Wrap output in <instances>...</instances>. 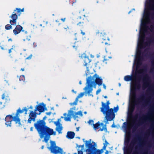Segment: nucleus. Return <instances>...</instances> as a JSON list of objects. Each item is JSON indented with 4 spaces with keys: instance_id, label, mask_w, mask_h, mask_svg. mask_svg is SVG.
Masks as SVG:
<instances>
[{
    "instance_id": "obj_12",
    "label": "nucleus",
    "mask_w": 154,
    "mask_h": 154,
    "mask_svg": "<svg viewBox=\"0 0 154 154\" xmlns=\"http://www.w3.org/2000/svg\"><path fill=\"white\" fill-rule=\"evenodd\" d=\"M45 136V132L48 134L49 135H55L56 134V131H54V130L51 128L46 126L45 127L44 129Z\"/></svg>"
},
{
    "instance_id": "obj_52",
    "label": "nucleus",
    "mask_w": 154,
    "mask_h": 154,
    "mask_svg": "<svg viewBox=\"0 0 154 154\" xmlns=\"http://www.w3.org/2000/svg\"><path fill=\"white\" fill-rule=\"evenodd\" d=\"M21 70H22V71H24V68H21Z\"/></svg>"
},
{
    "instance_id": "obj_33",
    "label": "nucleus",
    "mask_w": 154,
    "mask_h": 154,
    "mask_svg": "<svg viewBox=\"0 0 154 154\" xmlns=\"http://www.w3.org/2000/svg\"><path fill=\"white\" fill-rule=\"evenodd\" d=\"M29 109V108H27L26 107H24L23 108V112H27L28 109Z\"/></svg>"
},
{
    "instance_id": "obj_62",
    "label": "nucleus",
    "mask_w": 154,
    "mask_h": 154,
    "mask_svg": "<svg viewBox=\"0 0 154 154\" xmlns=\"http://www.w3.org/2000/svg\"><path fill=\"white\" fill-rule=\"evenodd\" d=\"M23 40L25 41V39H23Z\"/></svg>"
},
{
    "instance_id": "obj_30",
    "label": "nucleus",
    "mask_w": 154,
    "mask_h": 154,
    "mask_svg": "<svg viewBox=\"0 0 154 154\" xmlns=\"http://www.w3.org/2000/svg\"><path fill=\"white\" fill-rule=\"evenodd\" d=\"M88 123L89 125H91L93 126V125L94 124V121L93 120H91V119L89 120L88 122Z\"/></svg>"
},
{
    "instance_id": "obj_28",
    "label": "nucleus",
    "mask_w": 154,
    "mask_h": 154,
    "mask_svg": "<svg viewBox=\"0 0 154 154\" xmlns=\"http://www.w3.org/2000/svg\"><path fill=\"white\" fill-rule=\"evenodd\" d=\"M61 121V119H58L57 121L54 122V123L55 125H61L60 123Z\"/></svg>"
},
{
    "instance_id": "obj_23",
    "label": "nucleus",
    "mask_w": 154,
    "mask_h": 154,
    "mask_svg": "<svg viewBox=\"0 0 154 154\" xmlns=\"http://www.w3.org/2000/svg\"><path fill=\"white\" fill-rule=\"evenodd\" d=\"M100 130L101 131H107L106 125L103 124V123H101L100 124Z\"/></svg>"
},
{
    "instance_id": "obj_43",
    "label": "nucleus",
    "mask_w": 154,
    "mask_h": 154,
    "mask_svg": "<svg viewBox=\"0 0 154 154\" xmlns=\"http://www.w3.org/2000/svg\"><path fill=\"white\" fill-rule=\"evenodd\" d=\"M47 118V117L46 116H45L43 118V120L44 121Z\"/></svg>"
},
{
    "instance_id": "obj_42",
    "label": "nucleus",
    "mask_w": 154,
    "mask_h": 154,
    "mask_svg": "<svg viewBox=\"0 0 154 154\" xmlns=\"http://www.w3.org/2000/svg\"><path fill=\"white\" fill-rule=\"evenodd\" d=\"M103 87L104 88V89H106V85L105 84H103Z\"/></svg>"
},
{
    "instance_id": "obj_10",
    "label": "nucleus",
    "mask_w": 154,
    "mask_h": 154,
    "mask_svg": "<svg viewBox=\"0 0 154 154\" xmlns=\"http://www.w3.org/2000/svg\"><path fill=\"white\" fill-rule=\"evenodd\" d=\"M5 125L7 127H11V122L14 121V116L12 115H8L6 116L5 119Z\"/></svg>"
},
{
    "instance_id": "obj_41",
    "label": "nucleus",
    "mask_w": 154,
    "mask_h": 154,
    "mask_svg": "<svg viewBox=\"0 0 154 154\" xmlns=\"http://www.w3.org/2000/svg\"><path fill=\"white\" fill-rule=\"evenodd\" d=\"M27 32L26 31L25 32V33H24V34H23V35L24 36V37H25L26 36V34H27Z\"/></svg>"
},
{
    "instance_id": "obj_6",
    "label": "nucleus",
    "mask_w": 154,
    "mask_h": 154,
    "mask_svg": "<svg viewBox=\"0 0 154 154\" xmlns=\"http://www.w3.org/2000/svg\"><path fill=\"white\" fill-rule=\"evenodd\" d=\"M50 143V146L48 147V148L50 151L51 153L54 154L65 153L62 148L56 146L55 141L51 140Z\"/></svg>"
},
{
    "instance_id": "obj_7",
    "label": "nucleus",
    "mask_w": 154,
    "mask_h": 154,
    "mask_svg": "<svg viewBox=\"0 0 154 154\" xmlns=\"http://www.w3.org/2000/svg\"><path fill=\"white\" fill-rule=\"evenodd\" d=\"M139 87L136 84V82L133 81L131 84V94L130 100L132 107H133L135 103V95L134 90L136 88H139Z\"/></svg>"
},
{
    "instance_id": "obj_19",
    "label": "nucleus",
    "mask_w": 154,
    "mask_h": 154,
    "mask_svg": "<svg viewBox=\"0 0 154 154\" xmlns=\"http://www.w3.org/2000/svg\"><path fill=\"white\" fill-rule=\"evenodd\" d=\"M56 126H57L56 129V131L58 132L59 134L62 133V131L63 129L62 125H59Z\"/></svg>"
},
{
    "instance_id": "obj_20",
    "label": "nucleus",
    "mask_w": 154,
    "mask_h": 154,
    "mask_svg": "<svg viewBox=\"0 0 154 154\" xmlns=\"http://www.w3.org/2000/svg\"><path fill=\"white\" fill-rule=\"evenodd\" d=\"M84 149V146H80L79 147V149L78 150V154H83V151ZM74 154H77L76 153H74Z\"/></svg>"
},
{
    "instance_id": "obj_15",
    "label": "nucleus",
    "mask_w": 154,
    "mask_h": 154,
    "mask_svg": "<svg viewBox=\"0 0 154 154\" xmlns=\"http://www.w3.org/2000/svg\"><path fill=\"white\" fill-rule=\"evenodd\" d=\"M63 115L64 116V117L61 116V118H63L64 120L66 122L71 121L72 116L70 114H69L68 113V114L65 113L63 114Z\"/></svg>"
},
{
    "instance_id": "obj_27",
    "label": "nucleus",
    "mask_w": 154,
    "mask_h": 154,
    "mask_svg": "<svg viewBox=\"0 0 154 154\" xmlns=\"http://www.w3.org/2000/svg\"><path fill=\"white\" fill-rule=\"evenodd\" d=\"M84 92H82L79 94L77 96L76 98L77 99L79 100V99L82 97L84 95Z\"/></svg>"
},
{
    "instance_id": "obj_8",
    "label": "nucleus",
    "mask_w": 154,
    "mask_h": 154,
    "mask_svg": "<svg viewBox=\"0 0 154 154\" xmlns=\"http://www.w3.org/2000/svg\"><path fill=\"white\" fill-rule=\"evenodd\" d=\"M81 57L83 59L85 63L84 66L86 67L87 70L86 72V75L90 73L89 71L90 69L91 68L89 63L91 61L89 59L88 57L86 55L85 53L82 54L81 56Z\"/></svg>"
},
{
    "instance_id": "obj_2",
    "label": "nucleus",
    "mask_w": 154,
    "mask_h": 154,
    "mask_svg": "<svg viewBox=\"0 0 154 154\" xmlns=\"http://www.w3.org/2000/svg\"><path fill=\"white\" fill-rule=\"evenodd\" d=\"M86 86L83 89L85 92L88 94L91 93L93 90L92 85L96 88L97 84L99 85L102 84V79L97 74H95L93 76L89 77L86 80Z\"/></svg>"
},
{
    "instance_id": "obj_31",
    "label": "nucleus",
    "mask_w": 154,
    "mask_h": 154,
    "mask_svg": "<svg viewBox=\"0 0 154 154\" xmlns=\"http://www.w3.org/2000/svg\"><path fill=\"white\" fill-rule=\"evenodd\" d=\"M17 11L18 13H20V12H23L24 11V8H23L22 9H20V8H16L15 11Z\"/></svg>"
},
{
    "instance_id": "obj_4",
    "label": "nucleus",
    "mask_w": 154,
    "mask_h": 154,
    "mask_svg": "<svg viewBox=\"0 0 154 154\" xmlns=\"http://www.w3.org/2000/svg\"><path fill=\"white\" fill-rule=\"evenodd\" d=\"M86 148V151L88 154H102L104 152L103 149L100 150L97 149L96 143L93 142L91 139L84 141Z\"/></svg>"
},
{
    "instance_id": "obj_11",
    "label": "nucleus",
    "mask_w": 154,
    "mask_h": 154,
    "mask_svg": "<svg viewBox=\"0 0 154 154\" xmlns=\"http://www.w3.org/2000/svg\"><path fill=\"white\" fill-rule=\"evenodd\" d=\"M46 109L45 105L43 103H41L39 105H37L35 108V112L38 110L39 112L38 115L40 114L41 112H44Z\"/></svg>"
},
{
    "instance_id": "obj_44",
    "label": "nucleus",
    "mask_w": 154,
    "mask_h": 154,
    "mask_svg": "<svg viewBox=\"0 0 154 154\" xmlns=\"http://www.w3.org/2000/svg\"><path fill=\"white\" fill-rule=\"evenodd\" d=\"M13 49V48H11V49L9 50V53H10L11 52V49Z\"/></svg>"
},
{
    "instance_id": "obj_22",
    "label": "nucleus",
    "mask_w": 154,
    "mask_h": 154,
    "mask_svg": "<svg viewBox=\"0 0 154 154\" xmlns=\"http://www.w3.org/2000/svg\"><path fill=\"white\" fill-rule=\"evenodd\" d=\"M38 114V113H37L36 112H34L33 111H31L29 113V117H32V118H35L36 117V115Z\"/></svg>"
},
{
    "instance_id": "obj_3",
    "label": "nucleus",
    "mask_w": 154,
    "mask_h": 154,
    "mask_svg": "<svg viewBox=\"0 0 154 154\" xmlns=\"http://www.w3.org/2000/svg\"><path fill=\"white\" fill-rule=\"evenodd\" d=\"M102 107L100 108L101 111L105 116V119L107 121L112 120L115 117V112H116L119 109L118 106L114 107L113 109H109V106L110 103L107 101L106 103L102 102Z\"/></svg>"
},
{
    "instance_id": "obj_14",
    "label": "nucleus",
    "mask_w": 154,
    "mask_h": 154,
    "mask_svg": "<svg viewBox=\"0 0 154 154\" xmlns=\"http://www.w3.org/2000/svg\"><path fill=\"white\" fill-rule=\"evenodd\" d=\"M11 17L12 20H10V23L11 25H16V20L17 19V15L15 14H12Z\"/></svg>"
},
{
    "instance_id": "obj_34",
    "label": "nucleus",
    "mask_w": 154,
    "mask_h": 154,
    "mask_svg": "<svg viewBox=\"0 0 154 154\" xmlns=\"http://www.w3.org/2000/svg\"><path fill=\"white\" fill-rule=\"evenodd\" d=\"M32 118L29 117V118L28 120V122L29 123H31V122L32 121Z\"/></svg>"
},
{
    "instance_id": "obj_51",
    "label": "nucleus",
    "mask_w": 154,
    "mask_h": 154,
    "mask_svg": "<svg viewBox=\"0 0 154 154\" xmlns=\"http://www.w3.org/2000/svg\"><path fill=\"white\" fill-rule=\"evenodd\" d=\"M79 128H76V131H79Z\"/></svg>"
},
{
    "instance_id": "obj_29",
    "label": "nucleus",
    "mask_w": 154,
    "mask_h": 154,
    "mask_svg": "<svg viewBox=\"0 0 154 154\" xmlns=\"http://www.w3.org/2000/svg\"><path fill=\"white\" fill-rule=\"evenodd\" d=\"M5 28L7 30H9L12 28V27L11 25L8 24L5 26Z\"/></svg>"
},
{
    "instance_id": "obj_59",
    "label": "nucleus",
    "mask_w": 154,
    "mask_h": 154,
    "mask_svg": "<svg viewBox=\"0 0 154 154\" xmlns=\"http://www.w3.org/2000/svg\"><path fill=\"white\" fill-rule=\"evenodd\" d=\"M119 86H121V85L120 83H119Z\"/></svg>"
},
{
    "instance_id": "obj_36",
    "label": "nucleus",
    "mask_w": 154,
    "mask_h": 154,
    "mask_svg": "<svg viewBox=\"0 0 154 154\" xmlns=\"http://www.w3.org/2000/svg\"><path fill=\"white\" fill-rule=\"evenodd\" d=\"M7 97V96H5V94H3V95H2V98L3 99H6V98L5 97Z\"/></svg>"
},
{
    "instance_id": "obj_56",
    "label": "nucleus",
    "mask_w": 154,
    "mask_h": 154,
    "mask_svg": "<svg viewBox=\"0 0 154 154\" xmlns=\"http://www.w3.org/2000/svg\"><path fill=\"white\" fill-rule=\"evenodd\" d=\"M26 39L28 40H30V39L29 38H28V37L26 38Z\"/></svg>"
},
{
    "instance_id": "obj_46",
    "label": "nucleus",
    "mask_w": 154,
    "mask_h": 154,
    "mask_svg": "<svg viewBox=\"0 0 154 154\" xmlns=\"http://www.w3.org/2000/svg\"><path fill=\"white\" fill-rule=\"evenodd\" d=\"M83 23V22H79L78 24H77V25H79V26H80V24H81V23Z\"/></svg>"
},
{
    "instance_id": "obj_25",
    "label": "nucleus",
    "mask_w": 154,
    "mask_h": 154,
    "mask_svg": "<svg viewBox=\"0 0 154 154\" xmlns=\"http://www.w3.org/2000/svg\"><path fill=\"white\" fill-rule=\"evenodd\" d=\"M132 79V77L130 76H126L124 77V80L126 81H129Z\"/></svg>"
},
{
    "instance_id": "obj_39",
    "label": "nucleus",
    "mask_w": 154,
    "mask_h": 154,
    "mask_svg": "<svg viewBox=\"0 0 154 154\" xmlns=\"http://www.w3.org/2000/svg\"><path fill=\"white\" fill-rule=\"evenodd\" d=\"M61 20L63 22H64L65 20H66V18H61Z\"/></svg>"
},
{
    "instance_id": "obj_13",
    "label": "nucleus",
    "mask_w": 154,
    "mask_h": 154,
    "mask_svg": "<svg viewBox=\"0 0 154 154\" xmlns=\"http://www.w3.org/2000/svg\"><path fill=\"white\" fill-rule=\"evenodd\" d=\"M82 112L81 111H79L76 112L73 117V118L75 120L78 121L79 119H80V117H82L83 116Z\"/></svg>"
},
{
    "instance_id": "obj_54",
    "label": "nucleus",
    "mask_w": 154,
    "mask_h": 154,
    "mask_svg": "<svg viewBox=\"0 0 154 154\" xmlns=\"http://www.w3.org/2000/svg\"><path fill=\"white\" fill-rule=\"evenodd\" d=\"M84 113L85 114H87V112H86V111H85V112H84Z\"/></svg>"
},
{
    "instance_id": "obj_60",
    "label": "nucleus",
    "mask_w": 154,
    "mask_h": 154,
    "mask_svg": "<svg viewBox=\"0 0 154 154\" xmlns=\"http://www.w3.org/2000/svg\"><path fill=\"white\" fill-rule=\"evenodd\" d=\"M25 114H27V112H25Z\"/></svg>"
},
{
    "instance_id": "obj_37",
    "label": "nucleus",
    "mask_w": 154,
    "mask_h": 154,
    "mask_svg": "<svg viewBox=\"0 0 154 154\" xmlns=\"http://www.w3.org/2000/svg\"><path fill=\"white\" fill-rule=\"evenodd\" d=\"M32 57V54H31L30 55L29 57H27L26 59H27V60H28V59H30Z\"/></svg>"
},
{
    "instance_id": "obj_55",
    "label": "nucleus",
    "mask_w": 154,
    "mask_h": 154,
    "mask_svg": "<svg viewBox=\"0 0 154 154\" xmlns=\"http://www.w3.org/2000/svg\"><path fill=\"white\" fill-rule=\"evenodd\" d=\"M104 97L105 98H107V96H104Z\"/></svg>"
},
{
    "instance_id": "obj_16",
    "label": "nucleus",
    "mask_w": 154,
    "mask_h": 154,
    "mask_svg": "<svg viewBox=\"0 0 154 154\" xmlns=\"http://www.w3.org/2000/svg\"><path fill=\"white\" fill-rule=\"evenodd\" d=\"M23 28L20 26L19 25L16 26V28L13 30V32L14 34L16 35L19 33L22 29Z\"/></svg>"
},
{
    "instance_id": "obj_63",
    "label": "nucleus",
    "mask_w": 154,
    "mask_h": 154,
    "mask_svg": "<svg viewBox=\"0 0 154 154\" xmlns=\"http://www.w3.org/2000/svg\"><path fill=\"white\" fill-rule=\"evenodd\" d=\"M22 76L23 77H24V75H22Z\"/></svg>"
},
{
    "instance_id": "obj_45",
    "label": "nucleus",
    "mask_w": 154,
    "mask_h": 154,
    "mask_svg": "<svg viewBox=\"0 0 154 154\" xmlns=\"http://www.w3.org/2000/svg\"><path fill=\"white\" fill-rule=\"evenodd\" d=\"M28 108H29V109H32L33 108V107L32 106H31L29 107H28Z\"/></svg>"
},
{
    "instance_id": "obj_38",
    "label": "nucleus",
    "mask_w": 154,
    "mask_h": 154,
    "mask_svg": "<svg viewBox=\"0 0 154 154\" xmlns=\"http://www.w3.org/2000/svg\"><path fill=\"white\" fill-rule=\"evenodd\" d=\"M46 114V115L49 116L51 114V112H47Z\"/></svg>"
},
{
    "instance_id": "obj_24",
    "label": "nucleus",
    "mask_w": 154,
    "mask_h": 154,
    "mask_svg": "<svg viewBox=\"0 0 154 154\" xmlns=\"http://www.w3.org/2000/svg\"><path fill=\"white\" fill-rule=\"evenodd\" d=\"M100 122H98L97 123L93 125V127L94 129L95 130L98 129L100 126Z\"/></svg>"
},
{
    "instance_id": "obj_9",
    "label": "nucleus",
    "mask_w": 154,
    "mask_h": 154,
    "mask_svg": "<svg viewBox=\"0 0 154 154\" xmlns=\"http://www.w3.org/2000/svg\"><path fill=\"white\" fill-rule=\"evenodd\" d=\"M23 112V109L22 110H21L20 109H19L17 110V112L16 114H13L12 115L14 116V121H15L16 124H18V126H20L21 125L20 120L19 118V114L22 113Z\"/></svg>"
},
{
    "instance_id": "obj_47",
    "label": "nucleus",
    "mask_w": 154,
    "mask_h": 154,
    "mask_svg": "<svg viewBox=\"0 0 154 154\" xmlns=\"http://www.w3.org/2000/svg\"><path fill=\"white\" fill-rule=\"evenodd\" d=\"M72 91L75 93V94L76 93V91H75L73 90H72Z\"/></svg>"
},
{
    "instance_id": "obj_40",
    "label": "nucleus",
    "mask_w": 154,
    "mask_h": 154,
    "mask_svg": "<svg viewBox=\"0 0 154 154\" xmlns=\"http://www.w3.org/2000/svg\"><path fill=\"white\" fill-rule=\"evenodd\" d=\"M81 33L83 35H85V33L82 31V30H81Z\"/></svg>"
},
{
    "instance_id": "obj_61",
    "label": "nucleus",
    "mask_w": 154,
    "mask_h": 154,
    "mask_svg": "<svg viewBox=\"0 0 154 154\" xmlns=\"http://www.w3.org/2000/svg\"><path fill=\"white\" fill-rule=\"evenodd\" d=\"M131 12V11H130L129 12L128 14H130Z\"/></svg>"
},
{
    "instance_id": "obj_50",
    "label": "nucleus",
    "mask_w": 154,
    "mask_h": 154,
    "mask_svg": "<svg viewBox=\"0 0 154 154\" xmlns=\"http://www.w3.org/2000/svg\"><path fill=\"white\" fill-rule=\"evenodd\" d=\"M33 127H31L30 128V131H32V130H33Z\"/></svg>"
},
{
    "instance_id": "obj_18",
    "label": "nucleus",
    "mask_w": 154,
    "mask_h": 154,
    "mask_svg": "<svg viewBox=\"0 0 154 154\" xmlns=\"http://www.w3.org/2000/svg\"><path fill=\"white\" fill-rule=\"evenodd\" d=\"M76 111L75 107H74L70 108L69 110H68V113L73 117L76 112Z\"/></svg>"
},
{
    "instance_id": "obj_57",
    "label": "nucleus",
    "mask_w": 154,
    "mask_h": 154,
    "mask_svg": "<svg viewBox=\"0 0 154 154\" xmlns=\"http://www.w3.org/2000/svg\"><path fill=\"white\" fill-rule=\"evenodd\" d=\"M44 147V146H42V149H43Z\"/></svg>"
},
{
    "instance_id": "obj_48",
    "label": "nucleus",
    "mask_w": 154,
    "mask_h": 154,
    "mask_svg": "<svg viewBox=\"0 0 154 154\" xmlns=\"http://www.w3.org/2000/svg\"><path fill=\"white\" fill-rule=\"evenodd\" d=\"M109 152L108 151H106L105 153V154H108Z\"/></svg>"
},
{
    "instance_id": "obj_49",
    "label": "nucleus",
    "mask_w": 154,
    "mask_h": 154,
    "mask_svg": "<svg viewBox=\"0 0 154 154\" xmlns=\"http://www.w3.org/2000/svg\"><path fill=\"white\" fill-rule=\"evenodd\" d=\"M107 60V59H104V60H103V62H105L106 61V60Z\"/></svg>"
},
{
    "instance_id": "obj_58",
    "label": "nucleus",
    "mask_w": 154,
    "mask_h": 154,
    "mask_svg": "<svg viewBox=\"0 0 154 154\" xmlns=\"http://www.w3.org/2000/svg\"><path fill=\"white\" fill-rule=\"evenodd\" d=\"M64 29H69V27H68V26H67V28H64Z\"/></svg>"
},
{
    "instance_id": "obj_35",
    "label": "nucleus",
    "mask_w": 154,
    "mask_h": 154,
    "mask_svg": "<svg viewBox=\"0 0 154 154\" xmlns=\"http://www.w3.org/2000/svg\"><path fill=\"white\" fill-rule=\"evenodd\" d=\"M101 91V89H99L96 91V94L97 95Z\"/></svg>"
},
{
    "instance_id": "obj_26",
    "label": "nucleus",
    "mask_w": 154,
    "mask_h": 154,
    "mask_svg": "<svg viewBox=\"0 0 154 154\" xmlns=\"http://www.w3.org/2000/svg\"><path fill=\"white\" fill-rule=\"evenodd\" d=\"M79 100L77 99L76 98L75 100V101H74L73 103H69V104L71 106H74V105H76L77 104V103Z\"/></svg>"
},
{
    "instance_id": "obj_17",
    "label": "nucleus",
    "mask_w": 154,
    "mask_h": 154,
    "mask_svg": "<svg viewBox=\"0 0 154 154\" xmlns=\"http://www.w3.org/2000/svg\"><path fill=\"white\" fill-rule=\"evenodd\" d=\"M75 133L73 132L68 131L67 133L66 137L69 139H73L75 136Z\"/></svg>"
},
{
    "instance_id": "obj_21",
    "label": "nucleus",
    "mask_w": 154,
    "mask_h": 154,
    "mask_svg": "<svg viewBox=\"0 0 154 154\" xmlns=\"http://www.w3.org/2000/svg\"><path fill=\"white\" fill-rule=\"evenodd\" d=\"M103 140L104 143H103V149L104 150H105L106 148V146L109 144V143L106 141L105 137L104 136L103 137Z\"/></svg>"
},
{
    "instance_id": "obj_53",
    "label": "nucleus",
    "mask_w": 154,
    "mask_h": 154,
    "mask_svg": "<svg viewBox=\"0 0 154 154\" xmlns=\"http://www.w3.org/2000/svg\"><path fill=\"white\" fill-rule=\"evenodd\" d=\"M79 84H80V85H81V84H82V82H81V81H79Z\"/></svg>"
},
{
    "instance_id": "obj_64",
    "label": "nucleus",
    "mask_w": 154,
    "mask_h": 154,
    "mask_svg": "<svg viewBox=\"0 0 154 154\" xmlns=\"http://www.w3.org/2000/svg\"><path fill=\"white\" fill-rule=\"evenodd\" d=\"M40 26H42V24H40Z\"/></svg>"
},
{
    "instance_id": "obj_1",
    "label": "nucleus",
    "mask_w": 154,
    "mask_h": 154,
    "mask_svg": "<svg viewBox=\"0 0 154 154\" xmlns=\"http://www.w3.org/2000/svg\"><path fill=\"white\" fill-rule=\"evenodd\" d=\"M145 5L146 8L145 9L143 18L141 21L137 49L133 65V66L135 65H136V71L140 73H142L143 72L142 70H139L138 69L140 66L141 64L142 59L141 55V49L147 45H148L149 44V41L148 42H144V36L148 32L152 31L153 30L152 29L153 26H151L150 28H149L146 25L150 22L149 11L150 10H154V0H152V2L149 3H146Z\"/></svg>"
},
{
    "instance_id": "obj_5",
    "label": "nucleus",
    "mask_w": 154,
    "mask_h": 154,
    "mask_svg": "<svg viewBox=\"0 0 154 154\" xmlns=\"http://www.w3.org/2000/svg\"><path fill=\"white\" fill-rule=\"evenodd\" d=\"M46 123L43 120H39L34 124L35 128L37 131L40 137L42 138L45 136L44 129L46 126Z\"/></svg>"
},
{
    "instance_id": "obj_32",
    "label": "nucleus",
    "mask_w": 154,
    "mask_h": 154,
    "mask_svg": "<svg viewBox=\"0 0 154 154\" xmlns=\"http://www.w3.org/2000/svg\"><path fill=\"white\" fill-rule=\"evenodd\" d=\"M50 138V136H49L47 137H45L44 140L43 141H45L46 143H47L49 138Z\"/></svg>"
}]
</instances>
